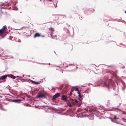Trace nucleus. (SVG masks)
<instances>
[{"mask_svg": "<svg viewBox=\"0 0 126 126\" xmlns=\"http://www.w3.org/2000/svg\"><path fill=\"white\" fill-rule=\"evenodd\" d=\"M7 27L5 26H4L3 28L0 29V35H2L6 33Z\"/></svg>", "mask_w": 126, "mask_h": 126, "instance_id": "nucleus-1", "label": "nucleus"}, {"mask_svg": "<svg viewBox=\"0 0 126 126\" xmlns=\"http://www.w3.org/2000/svg\"><path fill=\"white\" fill-rule=\"evenodd\" d=\"M45 95L43 94H41L40 93H39L37 95V98H45Z\"/></svg>", "mask_w": 126, "mask_h": 126, "instance_id": "nucleus-2", "label": "nucleus"}, {"mask_svg": "<svg viewBox=\"0 0 126 126\" xmlns=\"http://www.w3.org/2000/svg\"><path fill=\"white\" fill-rule=\"evenodd\" d=\"M8 101L13 102L15 103H19L21 101V100L20 99H18L17 100H12L11 99H8Z\"/></svg>", "mask_w": 126, "mask_h": 126, "instance_id": "nucleus-3", "label": "nucleus"}, {"mask_svg": "<svg viewBox=\"0 0 126 126\" xmlns=\"http://www.w3.org/2000/svg\"><path fill=\"white\" fill-rule=\"evenodd\" d=\"M60 96V94L58 93L55 94L53 97L52 98L53 99L58 98Z\"/></svg>", "mask_w": 126, "mask_h": 126, "instance_id": "nucleus-4", "label": "nucleus"}, {"mask_svg": "<svg viewBox=\"0 0 126 126\" xmlns=\"http://www.w3.org/2000/svg\"><path fill=\"white\" fill-rule=\"evenodd\" d=\"M41 36V35L40 34L38 33H36L34 36V38H36L37 37H39Z\"/></svg>", "mask_w": 126, "mask_h": 126, "instance_id": "nucleus-5", "label": "nucleus"}, {"mask_svg": "<svg viewBox=\"0 0 126 126\" xmlns=\"http://www.w3.org/2000/svg\"><path fill=\"white\" fill-rule=\"evenodd\" d=\"M19 77L18 76H17L16 77H15L12 74H8V77H10L12 78L13 79H15V78L17 77Z\"/></svg>", "mask_w": 126, "mask_h": 126, "instance_id": "nucleus-6", "label": "nucleus"}, {"mask_svg": "<svg viewBox=\"0 0 126 126\" xmlns=\"http://www.w3.org/2000/svg\"><path fill=\"white\" fill-rule=\"evenodd\" d=\"M61 98L63 100L66 101L67 100V97L65 95H63L62 96Z\"/></svg>", "mask_w": 126, "mask_h": 126, "instance_id": "nucleus-7", "label": "nucleus"}, {"mask_svg": "<svg viewBox=\"0 0 126 126\" xmlns=\"http://www.w3.org/2000/svg\"><path fill=\"white\" fill-rule=\"evenodd\" d=\"M49 30L51 32H52L51 34H52L53 33L54 31V29L53 28L51 27L49 28Z\"/></svg>", "mask_w": 126, "mask_h": 126, "instance_id": "nucleus-8", "label": "nucleus"}, {"mask_svg": "<svg viewBox=\"0 0 126 126\" xmlns=\"http://www.w3.org/2000/svg\"><path fill=\"white\" fill-rule=\"evenodd\" d=\"M7 75L3 76L1 77V79L2 80H3L5 79L7 77Z\"/></svg>", "mask_w": 126, "mask_h": 126, "instance_id": "nucleus-9", "label": "nucleus"}, {"mask_svg": "<svg viewBox=\"0 0 126 126\" xmlns=\"http://www.w3.org/2000/svg\"><path fill=\"white\" fill-rule=\"evenodd\" d=\"M67 104L70 107H72V106L71 105V103L70 102H67Z\"/></svg>", "mask_w": 126, "mask_h": 126, "instance_id": "nucleus-10", "label": "nucleus"}, {"mask_svg": "<svg viewBox=\"0 0 126 126\" xmlns=\"http://www.w3.org/2000/svg\"><path fill=\"white\" fill-rule=\"evenodd\" d=\"M70 101L72 104H73L75 105V104L74 102V100L73 99H70Z\"/></svg>", "mask_w": 126, "mask_h": 126, "instance_id": "nucleus-11", "label": "nucleus"}, {"mask_svg": "<svg viewBox=\"0 0 126 126\" xmlns=\"http://www.w3.org/2000/svg\"><path fill=\"white\" fill-rule=\"evenodd\" d=\"M109 86V85L108 84H107L106 83H105L103 85V86L104 87H108Z\"/></svg>", "mask_w": 126, "mask_h": 126, "instance_id": "nucleus-12", "label": "nucleus"}, {"mask_svg": "<svg viewBox=\"0 0 126 126\" xmlns=\"http://www.w3.org/2000/svg\"><path fill=\"white\" fill-rule=\"evenodd\" d=\"M51 36L52 37V38L53 39H57V36H52V34H51Z\"/></svg>", "mask_w": 126, "mask_h": 126, "instance_id": "nucleus-13", "label": "nucleus"}, {"mask_svg": "<svg viewBox=\"0 0 126 126\" xmlns=\"http://www.w3.org/2000/svg\"><path fill=\"white\" fill-rule=\"evenodd\" d=\"M82 111V109L80 108H78L77 110V112H79Z\"/></svg>", "mask_w": 126, "mask_h": 126, "instance_id": "nucleus-14", "label": "nucleus"}, {"mask_svg": "<svg viewBox=\"0 0 126 126\" xmlns=\"http://www.w3.org/2000/svg\"><path fill=\"white\" fill-rule=\"evenodd\" d=\"M13 9L14 10H17L18 9V8L16 6L14 7Z\"/></svg>", "mask_w": 126, "mask_h": 126, "instance_id": "nucleus-15", "label": "nucleus"}, {"mask_svg": "<svg viewBox=\"0 0 126 126\" xmlns=\"http://www.w3.org/2000/svg\"><path fill=\"white\" fill-rule=\"evenodd\" d=\"M40 83V82L34 81V83L36 84H38Z\"/></svg>", "mask_w": 126, "mask_h": 126, "instance_id": "nucleus-16", "label": "nucleus"}, {"mask_svg": "<svg viewBox=\"0 0 126 126\" xmlns=\"http://www.w3.org/2000/svg\"><path fill=\"white\" fill-rule=\"evenodd\" d=\"M113 118L114 119H119L115 115L114 116Z\"/></svg>", "mask_w": 126, "mask_h": 126, "instance_id": "nucleus-17", "label": "nucleus"}, {"mask_svg": "<svg viewBox=\"0 0 126 126\" xmlns=\"http://www.w3.org/2000/svg\"><path fill=\"white\" fill-rule=\"evenodd\" d=\"M76 103H78V100L76 99H74Z\"/></svg>", "mask_w": 126, "mask_h": 126, "instance_id": "nucleus-18", "label": "nucleus"}, {"mask_svg": "<svg viewBox=\"0 0 126 126\" xmlns=\"http://www.w3.org/2000/svg\"><path fill=\"white\" fill-rule=\"evenodd\" d=\"M55 20H58V19H59V18L57 16H56L55 17Z\"/></svg>", "mask_w": 126, "mask_h": 126, "instance_id": "nucleus-19", "label": "nucleus"}, {"mask_svg": "<svg viewBox=\"0 0 126 126\" xmlns=\"http://www.w3.org/2000/svg\"><path fill=\"white\" fill-rule=\"evenodd\" d=\"M2 50L1 49H0V54L2 53Z\"/></svg>", "mask_w": 126, "mask_h": 126, "instance_id": "nucleus-20", "label": "nucleus"}, {"mask_svg": "<svg viewBox=\"0 0 126 126\" xmlns=\"http://www.w3.org/2000/svg\"><path fill=\"white\" fill-rule=\"evenodd\" d=\"M13 38V37H11L10 36L9 37V39H10V40H12V39Z\"/></svg>", "mask_w": 126, "mask_h": 126, "instance_id": "nucleus-21", "label": "nucleus"}, {"mask_svg": "<svg viewBox=\"0 0 126 126\" xmlns=\"http://www.w3.org/2000/svg\"><path fill=\"white\" fill-rule=\"evenodd\" d=\"M75 90L76 91H79V89L78 88H76V89H75Z\"/></svg>", "mask_w": 126, "mask_h": 126, "instance_id": "nucleus-22", "label": "nucleus"}, {"mask_svg": "<svg viewBox=\"0 0 126 126\" xmlns=\"http://www.w3.org/2000/svg\"><path fill=\"white\" fill-rule=\"evenodd\" d=\"M78 96L79 97H80V98H81V95L80 94H79Z\"/></svg>", "mask_w": 126, "mask_h": 126, "instance_id": "nucleus-23", "label": "nucleus"}, {"mask_svg": "<svg viewBox=\"0 0 126 126\" xmlns=\"http://www.w3.org/2000/svg\"><path fill=\"white\" fill-rule=\"evenodd\" d=\"M74 89H75L74 88V89H73V88H72V89L71 90V92H73L74 91Z\"/></svg>", "mask_w": 126, "mask_h": 126, "instance_id": "nucleus-24", "label": "nucleus"}, {"mask_svg": "<svg viewBox=\"0 0 126 126\" xmlns=\"http://www.w3.org/2000/svg\"><path fill=\"white\" fill-rule=\"evenodd\" d=\"M17 1H16V2H15V3L14 4V5H15L17 3Z\"/></svg>", "mask_w": 126, "mask_h": 126, "instance_id": "nucleus-25", "label": "nucleus"}, {"mask_svg": "<svg viewBox=\"0 0 126 126\" xmlns=\"http://www.w3.org/2000/svg\"><path fill=\"white\" fill-rule=\"evenodd\" d=\"M72 92H70V94H69V95L70 96H71L72 94Z\"/></svg>", "mask_w": 126, "mask_h": 126, "instance_id": "nucleus-26", "label": "nucleus"}, {"mask_svg": "<svg viewBox=\"0 0 126 126\" xmlns=\"http://www.w3.org/2000/svg\"><path fill=\"white\" fill-rule=\"evenodd\" d=\"M31 81L33 83H34V81H32V80H31Z\"/></svg>", "mask_w": 126, "mask_h": 126, "instance_id": "nucleus-27", "label": "nucleus"}, {"mask_svg": "<svg viewBox=\"0 0 126 126\" xmlns=\"http://www.w3.org/2000/svg\"><path fill=\"white\" fill-rule=\"evenodd\" d=\"M4 5V4H1L0 3V6H2L3 5Z\"/></svg>", "mask_w": 126, "mask_h": 126, "instance_id": "nucleus-28", "label": "nucleus"}, {"mask_svg": "<svg viewBox=\"0 0 126 126\" xmlns=\"http://www.w3.org/2000/svg\"><path fill=\"white\" fill-rule=\"evenodd\" d=\"M78 93L79 94H80V91H79L78 92Z\"/></svg>", "mask_w": 126, "mask_h": 126, "instance_id": "nucleus-29", "label": "nucleus"}, {"mask_svg": "<svg viewBox=\"0 0 126 126\" xmlns=\"http://www.w3.org/2000/svg\"><path fill=\"white\" fill-rule=\"evenodd\" d=\"M122 114H126L125 112L123 111L122 112Z\"/></svg>", "mask_w": 126, "mask_h": 126, "instance_id": "nucleus-30", "label": "nucleus"}, {"mask_svg": "<svg viewBox=\"0 0 126 126\" xmlns=\"http://www.w3.org/2000/svg\"><path fill=\"white\" fill-rule=\"evenodd\" d=\"M122 119L126 120L124 118H122Z\"/></svg>", "mask_w": 126, "mask_h": 126, "instance_id": "nucleus-31", "label": "nucleus"}, {"mask_svg": "<svg viewBox=\"0 0 126 126\" xmlns=\"http://www.w3.org/2000/svg\"><path fill=\"white\" fill-rule=\"evenodd\" d=\"M18 42H21V40H19V41H18Z\"/></svg>", "mask_w": 126, "mask_h": 126, "instance_id": "nucleus-32", "label": "nucleus"}, {"mask_svg": "<svg viewBox=\"0 0 126 126\" xmlns=\"http://www.w3.org/2000/svg\"><path fill=\"white\" fill-rule=\"evenodd\" d=\"M116 123H119V122H115Z\"/></svg>", "mask_w": 126, "mask_h": 126, "instance_id": "nucleus-33", "label": "nucleus"}, {"mask_svg": "<svg viewBox=\"0 0 126 126\" xmlns=\"http://www.w3.org/2000/svg\"><path fill=\"white\" fill-rule=\"evenodd\" d=\"M1 79V77H0V80H2Z\"/></svg>", "mask_w": 126, "mask_h": 126, "instance_id": "nucleus-34", "label": "nucleus"}, {"mask_svg": "<svg viewBox=\"0 0 126 126\" xmlns=\"http://www.w3.org/2000/svg\"><path fill=\"white\" fill-rule=\"evenodd\" d=\"M122 68H125V66H124L123 67H122Z\"/></svg>", "mask_w": 126, "mask_h": 126, "instance_id": "nucleus-35", "label": "nucleus"}, {"mask_svg": "<svg viewBox=\"0 0 126 126\" xmlns=\"http://www.w3.org/2000/svg\"><path fill=\"white\" fill-rule=\"evenodd\" d=\"M49 1H51L52 0H49Z\"/></svg>", "mask_w": 126, "mask_h": 126, "instance_id": "nucleus-36", "label": "nucleus"}, {"mask_svg": "<svg viewBox=\"0 0 126 126\" xmlns=\"http://www.w3.org/2000/svg\"><path fill=\"white\" fill-rule=\"evenodd\" d=\"M124 121L125 122H126V121Z\"/></svg>", "mask_w": 126, "mask_h": 126, "instance_id": "nucleus-37", "label": "nucleus"}, {"mask_svg": "<svg viewBox=\"0 0 126 126\" xmlns=\"http://www.w3.org/2000/svg\"><path fill=\"white\" fill-rule=\"evenodd\" d=\"M44 37V36H42V37Z\"/></svg>", "mask_w": 126, "mask_h": 126, "instance_id": "nucleus-38", "label": "nucleus"}, {"mask_svg": "<svg viewBox=\"0 0 126 126\" xmlns=\"http://www.w3.org/2000/svg\"><path fill=\"white\" fill-rule=\"evenodd\" d=\"M125 13L126 14V11L125 12Z\"/></svg>", "mask_w": 126, "mask_h": 126, "instance_id": "nucleus-39", "label": "nucleus"}, {"mask_svg": "<svg viewBox=\"0 0 126 126\" xmlns=\"http://www.w3.org/2000/svg\"><path fill=\"white\" fill-rule=\"evenodd\" d=\"M119 110L120 111H121V110H120V109H119L118 110Z\"/></svg>", "mask_w": 126, "mask_h": 126, "instance_id": "nucleus-40", "label": "nucleus"}]
</instances>
